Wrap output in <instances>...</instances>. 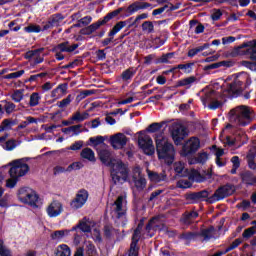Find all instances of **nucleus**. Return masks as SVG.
<instances>
[{"label": "nucleus", "instance_id": "f257e3e1", "mask_svg": "<svg viewBox=\"0 0 256 256\" xmlns=\"http://www.w3.org/2000/svg\"><path fill=\"white\" fill-rule=\"evenodd\" d=\"M231 79L232 82L227 84V87L222 93L211 90L202 96L201 101L203 105H208V108L211 109V111L221 109V107L227 103V99H236V97H240V95H243V91L253 83L249 74L245 72L232 74L227 77L226 81H231Z\"/></svg>", "mask_w": 256, "mask_h": 256}, {"label": "nucleus", "instance_id": "f03ea898", "mask_svg": "<svg viewBox=\"0 0 256 256\" xmlns=\"http://www.w3.org/2000/svg\"><path fill=\"white\" fill-rule=\"evenodd\" d=\"M163 125H165V122H154L150 124L146 130H141L138 132V146L146 155H154L155 146H153V139H151V136L145 133H157V131H161Z\"/></svg>", "mask_w": 256, "mask_h": 256}, {"label": "nucleus", "instance_id": "7ed1b4c3", "mask_svg": "<svg viewBox=\"0 0 256 256\" xmlns=\"http://www.w3.org/2000/svg\"><path fill=\"white\" fill-rule=\"evenodd\" d=\"M155 143L158 159L164 161L166 165H173L175 161V146L173 143L167 141L163 137V133L156 136Z\"/></svg>", "mask_w": 256, "mask_h": 256}, {"label": "nucleus", "instance_id": "20e7f679", "mask_svg": "<svg viewBox=\"0 0 256 256\" xmlns=\"http://www.w3.org/2000/svg\"><path fill=\"white\" fill-rule=\"evenodd\" d=\"M10 165L9 175L11 178L6 181V187L13 189L19 183V177H25L29 173V164L23 163L22 160H14Z\"/></svg>", "mask_w": 256, "mask_h": 256}, {"label": "nucleus", "instance_id": "39448f33", "mask_svg": "<svg viewBox=\"0 0 256 256\" xmlns=\"http://www.w3.org/2000/svg\"><path fill=\"white\" fill-rule=\"evenodd\" d=\"M111 177L114 185H117V183H127L129 179V165L121 160L118 161L114 164V168L111 171Z\"/></svg>", "mask_w": 256, "mask_h": 256}, {"label": "nucleus", "instance_id": "423d86ee", "mask_svg": "<svg viewBox=\"0 0 256 256\" xmlns=\"http://www.w3.org/2000/svg\"><path fill=\"white\" fill-rule=\"evenodd\" d=\"M253 121V112L248 106H238L235 112V123L239 127H247Z\"/></svg>", "mask_w": 256, "mask_h": 256}, {"label": "nucleus", "instance_id": "0eeeda50", "mask_svg": "<svg viewBox=\"0 0 256 256\" xmlns=\"http://www.w3.org/2000/svg\"><path fill=\"white\" fill-rule=\"evenodd\" d=\"M233 193H235V185L228 183L216 189L214 194H212L207 201L210 205H213V203H217V201H223L226 197H231Z\"/></svg>", "mask_w": 256, "mask_h": 256}, {"label": "nucleus", "instance_id": "6e6552de", "mask_svg": "<svg viewBox=\"0 0 256 256\" xmlns=\"http://www.w3.org/2000/svg\"><path fill=\"white\" fill-rule=\"evenodd\" d=\"M77 49H79V44L71 45L69 41H64L54 46L51 51L52 53H56V61H63V59H65V55H63V53H73V51H76Z\"/></svg>", "mask_w": 256, "mask_h": 256}, {"label": "nucleus", "instance_id": "1a4fd4ad", "mask_svg": "<svg viewBox=\"0 0 256 256\" xmlns=\"http://www.w3.org/2000/svg\"><path fill=\"white\" fill-rule=\"evenodd\" d=\"M149 7H152L151 3L148 2H141V1H135L134 3L130 4L127 8L120 7L116 9L117 14L123 13L125 11V17H131V15H135L137 11H141L144 9H149Z\"/></svg>", "mask_w": 256, "mask_h": 256}, {"label": "nucleus", "instance_id": "9d476101", "mask_svg": "<svg viewBox=\"0 0 256 256\" xmlns=\"http://www.w3.org/2000/svg\"><path fill=\"white\" fill-rule=\"evenodd\" d=\"M201 147V140L197 137H192L189 140H187L181 150V156L182 157H189L190 155H195L199 151V148Z\"/></svg>", "mask_w": 256, "mask_h": 256}, {"label": "nucleus", "instance_id": "9b49d317", "mask_svg": "<svg viewBox=\"0 0 256 256\" xmlns=\"http://www.w3.org/2000/svg\"><path fill=\"white\" fill-rule=\"evenodd\" d=\"M170 135L174 141V144L179 146L183 145V141H185V138L189 135V133L187 132V128L185 126L176 124L172 126Z\"/></svg>", "mask_w": 256, "mask_h": 256}, {"label": "nucleus", "instance_id": "f8f14e48", "mask_svg": "<svg viewBox=\"0 0 256 256\" xmlns=\"http://www.w3.org/2000/svg\"><path fill=\"white\" fill-rule=\"evenodd\" d=\"M89 199V192L85 189H80L76 194L75 199L70 202L71 209L77 211V209H81L87 200Z\"/></svg>", "mask_w": 256, "mask_h": 256}, {"label": "nucleus", "instance_id": "ddd939ff", "mask_svg": "<svg viewBox=\"0 0 256 256\" xmlns=\"http://www.w3.org/2000/svg\"><path fill=\"white\" fill-rule=\"evenodd\" d=\"M211 199V192L208 190H201L198 192H191L186 194V200L192 201V203H200V201H205L209 203L208 200Z\"/></svg>", "mask_w": 256, "mask_h": 256}, {"label": "nucleus", "instance_id": "4468645a", "mask_svg": "<svg viewBox=\"0 0 256 256\" xmlns=\"http://www.w3.org/2000/svg\"><path fill=\"white\" fill-rule=\"evenodd\" d=\"M98 159L101 161L102 165L106 167H115V158L108 149L99 150Z\"/></svg>", "mask_w": 256, "mask_h": 256}, {"label": "nucleus", "instance_id": "2eb2a0df", "mask_svg": "<svg viewBox=\"0 0 256 256\" xmlns=\"http://www.w3.org/2000/svg\"><path fill=\"white\" fill-rule=\"evenodd\" d=\"M129 138L123 133H116L110 137V145L113 149H123L127 145Z\"/></svg>", "mask_w": 256, "mask_h": 256}, {"label": "nucleus", "instance_id": "dca6fc26", "mask_svg": "<svg viewBox=\"0 0 256 256\" xmlns=\"http://www.w3.org/2000/svg\"><path fill=\"white\" fill-rule=\"evenodd\" d=\"M241 183L246 187H256V175L251 170H245L240 173Z\"/></svg>", "mask_w": 256, "mask_h": 256}, {"label": "nucleus", "instance_id": "f3484780", "mask_svg": "<svg viewBox=\"0 0 256 256\" xmlns=\"http://www.w3.org/2000/svg\"><path fill=\"white\" fill-rule=\"evenodd\" d=\"M48 216L59 217L63 213V204L59 201H53L47 208Z\"/></svg>", "mask_w": 256, "mask_h": 256}, {"label": "nucleus", "instance_id": "a211bd4d", "mask_svg": "<svg viewBox=\"0 0 256 256\" xmlns=\"http://www.w3.org/2000/svg\"><path fill=\"white\" fill-rule=\"evenodd\" d=\"M213 233H215V226L211 225L208 228L196 232L197 237H202V243H209L213 239Z\"/></svg>", "mask_w": 256, "mask_h": 256}, {"label": "nucleus", "instance_id": "6ab92c4d", "mask_svg": "<svg viewBox=\"0 0 256 256\" xmlns=\"http://www.w3.org/2000/svg\"><path fill=\"white\" fill-rule=\"evenodd\" d=\"M197 217H199V212L195 210L186 211L182 214L181 222L183 223V225H193Z\"/></svg>", "mask_w": 256, "mask_h": 256}, {"label": "nucleus", "instance_id": "aec40b11", "mask_svg": "<svg viewBox=\"0 0 256 256\" xmlns=\"http://www.w3.org/2000/svg\"><path fill=\"white\" fill-rule=\"evenodd\" d=\"M114 205V213L116 215V219H123V217L127 215V211L123 209V196H118L114 202Z\"/></svg>", "mask_w": 256, "mask_h": 256}, {"label": "nucleus", "instance_id": "412c9836", "mask_svg": "<svg viewBox=\"0 0 256 256\" xmlns=\"http://www.w3.org/2000/svg\"><path fill=\"white\" fill-rule=\"evenodd\" d=\"M135 173H138L139 178L132 176V181L138 191H143L147 187V180L141 176V170L139 168H136Z\"/></svg>", "mask_w": 256, "mask_h": 256}, {"label": "nucleus", "instance_id": "4be33fe9", "mask_svg": "<svg viewBox=\"0 0 256 256\" xmlns=\"http://www.w3.org/2000/svg\"><path fill=\"white\" fill-rule=\"evenodd\" d=\"M235 62L229 60H223L220 62H215L204 67V71H211V69H219L220 67H233Z\"/></svg>", "mask_w": 256, "mask_h": 256}, {"label": "nucleus", "instance_id": "5701e85b", "mask_svg": "<svg viewBox=\"0 0 256 256\" xmlns=\"http://www.w3.org/2000/svg\"><path fill=\"white\" fill-rule=\"evenodd\" d=\"M30 197H26V200L24 201L25 205H30V207H34V209H37L39 207L37 205L39 201V195L34 190L30 191Z\"/></svg>", "mask_w": 256, "mask_h": 256}, {"label": "nucleus", "instance_id": "b1692460", "mask_svg": "<svg viewBox=\"0 0 256 256\" xmlns=\"http://www.w3.org/2000/svg\"><path fill=\"white\" fill-rule=\"evenodd\" d=\"M178 239L185 241V245H191V241L197 239V232H183L178 236Z\"/></svg>", "mask_w": 256, "mask_h": 256}, {"label": "nucleus", "instance_id": "393cba45", "mask_svg": "<svg viewBox=\"0 0 256 256\" xmlns=\"http://www.w3.org/2000/svg\"><path fill=\"white\" fill-rule=\"evenodd\" d=\"M137 74V68L130 67L126 70H124L121 74L122 81H131L133 77Z\"/></svg>", "mask_w": 256, "mask_h": 256}, {"label": "nucleus", "instance_id": "a878e982", "mask_svg": "<svg viewBox=\"0 0 256 256\" xmlns=\"http://www.w3.org/2000/svg\"><path fill=\"white\" fill-rule=\"evenodd\" d=\"M31 191L33 190L29 187L20 188L17 193V197L19 201H21V203H25V201L27 200V197H31L30 195Z\"/></svg>", "mask_w": 256, "mask_h": 256}, {"label": "nucleus", "instance_id": "bb28decb", "mask_svg": "<svg viewBox=\"0 0 256 256\" xmlns=\"http://www.w3.org/2000/svg\"><path fill=\"white\" fill-rule=\"evenodd\" d=\"M197 82V77L189 76L187 78L181 79L177 82L176 87H191L193 83Z\"/></svg>", "mask_w": 256, "mask_h": 256}, {"label": "nucleus", "instance_id": "cd10ccee", "mask_svg": "<svg viewBox=\"0 0 256 256\" xmlns=\"http://www.w3.org/2000/svg\"><path fill=\"white\" fill-rule=\"evenodd\" d=\"M210 47H211L210 43H204L202 46L192 48L188 51L187 57H190L192 59V57H195V55H197L198 53H201V51H205V49H209Z\"/></svg>", "mask_w": 256, "mask_h": 256}, {"label": "nucleus", "instance_id": "c85d7f7f", "mask_svg": "<svg viewBox=\"0 0 256 256\" xmlns=\"http://www.w3.org/2000/svg\"><path fill=\"white\" fill-rule=\"evenodd\" d=\"M65 19V16L61 13L53 14L49 17L48 21H50V24H52V27H59L61 25V21Z\"/></svg>", "mask_w": 256, "mask_h": 256}, {"label": "nucleus", "instance_id": "c756f323", "mask_svg": "<svg viewBox=\"0 0 256 256\" xmlns=\"http://www.w3.org/2000/svg\"><path fill=\"white\" fill-rule=\"evenodd\" d=\"M80 156L82 157V159H87L88 161H92V162L96 161L95 152L91 148H84L81 151Z\"/></svg>", "mask_w": 256, "mask_h": 256}, {"label": "nucleus", "instance_id": "7c9ffc66", "mask_svg": "<svg viewBox=\"0 0 256 256\" xmlns=\"http://www.w3.org/2000/svg\"><path fill=\"white\" fill-rule=\"evenodd\" d=\"M1 103H4L2 109L5 111L6 115H11V113H14L15 109L17 108V105L11 101L2 100Z\"/></svg>", "mask_w": 256, "mask_h": 256}, {"label": "nucleus", "instance_id": "2f4dec72", "mask_svg": "<svg viewBox=\"0 0 256 256\" xmlns=\"http://www.w3.org/2000/svg\"><path fill=\"white\" fill-rule=\"evenodd\" d=\"M139 239H132L130 248L128 250V256H139Z\"/></svg>", "mask_w": 256, "mask_h": 256}, {"label": "nucleus", "instance_id": "473e14b6", "mask_svg": "<svg viewBox=\"0 0 256 256\" xmlns=\"http://www.w3.org/2000/svg\"><path fill=\"white\" fill-rule=\"evenodd\" d=\"M86 119H89V113L84 112L81 114V112H76L71 118V121H76V123H82V121H85Z\"/></svg>", "mask_w": 256, "mask_h": 256}, {"label": "nucleus", "instance_id": "72a5a7b5", "mask_svg": "<svg viewBox=\"0 0 256 256\" xmlns=\"http://www.w3.org/2000/svg\"><path fill=\"white\" fill-rule=\"evenodd\" d=\"M145 225V218L140 219L136 229L134 230L133 234H132V239H138L141 235V231H143V227Z\"/></svg>", "mask_w": 256, "mask_h": 256}, {"label": "nucleus", "instance_id": "f704fd0d", "mask_svg": "<svg viewBox=\"0 0 256 256\" xmlns=\"http://www.w3.org/2000/svg\"><path fill=\"white\" fill-rule=\"evenodd\" d=\"M25 92L24 89H18L15 90L12 95H11V99L13 100L14 103H21V101H23V93Z\"/></svg>", "mask_w": 256, "mask_h": 256}, {"label": "nucleus", "instance_id": "c9c22d12", "mask_svg": "<svg viewBox=\"0 0 256 256\" xmlns=\"http://www.w3.org/2000/svg\"><path fill=\"white\" fill-rule=\"evenodd\" d=\"M73 99H75V96L72 94H69L66 98L57 102V107H59L60 109H65V107H68V105H71V101H73Z\"/></svg>", "mask_w": 256, "mask_h": 256}, {"label": "nucleus", "instance_id": "e433bc0d", "mask_svg": "<svg viewBox=\"0 0 256 256\" xmlns=\"http://www.w3.org/2000/svg\"><path fill=\"white\" fill-rule=\"evenodd\" d=\"M125 27V24L122 23L121 21L117 22L113 28L109 31L108 33V37H115V35L117 33H119V31H121V29H123Z\"/></svg>", "mask_w": 256, "mask_h": 256}, {"label": "nucleus", "instance_id": "4c0bfd02", "mask_svg": "<svg viewBox=\"0 0 256 256\" xmlns=\"http://www.w3.org/2000/svg\"><path fill=\"white\" fill-rule=\"evenodd\" d=\"M45 51V48H38L35 50H29L24 54V59H33V57H37L40 53H43Z\"/></svg>", "mask_w": 256, "mask_h": 256}, {"label": "nucleus", "instance_id": "58836bf2", "mask_svg": "<svg viewBox=\"0 0 256 256\" xmlns=\"http://www.w3.org/2000/svg\"><path fill=\"white\" fill-rule=\"evenodd\" d=\"M67 235H69V230H56L51 234V239L60 241Z\"/></svg>", "mask_w": 256, "mask_h": 256}, {"label": "nucleus", "instance_id": "ea45409f", "mask_svg": "<svg viewBox=\"0 0 256 256\" xmlns=\"http://www.w3.org/2000/svg\"><path fill=\"white\" fill-rule=\"evenodd\" d=\"M61 250L56 251V256H71V248L67 244L60 245Z\"/></svg>", "mask_w": 256, "mask_h": 256}, {"label": "nucleus", "instance_id": "a19ab883", "mask_svg": "<svg viewBox=\"0 0 256 256\" xmlns=\"http://www.w3.org/2000/svg\"><path fill=\"white\" fill-rule=\"evenodd\" d=\"M39 101H41V96L37 92H33L30 95V101H29V106L30 107H37L39 105Z\"/></svg>", "mask_w": 256, "mask_h": 256}, {"label": "nucleus", "instance_id": "79ce46f5", "mask_svg": "<svg viewBox=\"0 0 256 256\" xmlns=\"http://www.w3.org/2000/svg\"><path fill=\"white\" fill-rule=\"evenodd\" d=\"M155 221H159L158 217H153L151 218L148 223L146 224V231L147 233H150L151 231L157 229V227H159V225L155 224Z\"/></svg>", "mask_w": 256, "mask_h": 256}, {"label": "nucleus", "instance_id": "37998d69", "mask_svg": "<svg viewBox=\"0 0 256 256\" xmlns=\"http://www.w3.org/2000/svg\"><path fill=\"white\" fill-rule=\"evenodd\" d=\"M193 65H195V63L190 62L187 64H179L176 66V69H181L182 71H184V73H192L193 72Z\"/></svg>", "mask_w": 256, "mask_h": 256}, {"label": "nucleus", "instance_id": "c03bdc74", "mask_svg": "<svg viewBox=\"0 0 256 256\" xmlns=\"http://www.w3.org/2000/svg\"><path fill=\"white\" fill-rule=\"evenodd\" d=\"M25 33H41V26L37 24H30L29 26L24 27Z\"/></svg>", "mask_w": 256, "mask_h": 256}, {"label": "nucleus", "instance_id": "a18cd8bd", "mask_svg": "<svg viewBox=\"0 0 256 256\" xmlns=\"http://www.w3.org/2000/svg\"><path fill=\"white\" fill-rule=\"evenodd\" d=\"M1 146L3 147V149H5V151H13V149L17 147V143L14 139H10L6 141L4 144H1Z\"/></svg>", "mask_w": 256, "mask_h": 256}, {"label": "nucleus", "instance_id": "49530a36", "mask_svg": "<svg viewBox=\"0 0 256 256\" xmlns=\"http://www.w3.org/2000/svg\"><path fill=\"white\" fill-rule=\"evenodd\" d=\"M142 31L153 33L155 31V25H153V22L151 21H145L142 23Z\"/></svg>", "mask_w": 256, "mask_h": 256}, {"label": "nucleus", "instance_id": "de8ad7c7", "mask_svg": "<svg viewBox=\"0 0 256 256\" xmlns=\"http://www.w3.org/2000/svg\"><path fill=\"white\" fill-rule=\"evenodd\" d=\"M103 25H106V24L102 18V19H99L97 22L90 24L88 27L90 28L91 33H95V31H97V29H99L100 27H103Z\"/></svg>", "mask_w": 256, "mask_h": 256}, {"label": "nucleus", "instance_id": "09e8293b", "mask_svg": "<svg viewBox=\"0 0 256 256\" xmlns=\"http://www.w3.org/2000/svg\"><path fill=\"white\" fill-rule=\"evenodd\" d=\"M148 177L150 181H154V183H161V181H163L161 175H159V173L157 172H152L148 170Z\"/></svg>", "mask_w": 256, "mask_h": 256}, {"label": "nucleus", "instance_id": "8fccbe9b", "mask_svg": "<svg viewBox=\"0 0 256 256\" xmlns=\"http://www.w3.org/2000/svg\"><path fill=\"white\" fill-rule=\"evenodd\" d=\"M241 243H243V239L242 238H237L235 239L231 244L230 246H228L225 251L227 253H229V251H233V249H237L238 246L241 245Z\"/></svg>", "mask_w": 256, "mask_h": 256}, {"label": "nucleus", "instance_id": "3c124183", "mask_svg": "<svg viewBox=\"0 0 256 256\" xmlns=\"http://www.w3.org/2000/svg\"><path fill=\"white\" fill-rule=\"evenodd\" d=\"M242 67H246V69H249L250 71H254L256 73V62H251L247 60H243L241 62Z\"/></svg>", "mask_w": 256, "mask_h": 256}, {"label": "nucleus", "instance_id": "603ef678", "mask_svg": "<svg viewBox=\"0 0 256 256\" xmlns=\"http://www.w3.org/2000/svg\"><path fill=\"white\" fill-rule=\"evenodd\" d=\"M255 233H256V230L252 226V227L244 230V232L242 233V237H243V239H251V237H253V235H255Z\"/></svg>", "mask_w": 256, "mask_h": 256}, {"label": "nucleus", "instance_id": "864d4df0", "mask_svg": "<svg viewBox=\"0 0 256 256\" xmlns=\"http://www.w3.org/2000/svg\"><path fill=\"white\" fill-rule=\"evenodd\" d=\"M22 75H25V70H20V71L5 75L4 79H19V77H22Z\"/></svg>", "mask_w": 256, "mask_h": 256}, {"label": "nucleus", "instance_id": "5fc2aeb1", "mask_svg": "<svg viewBox=\"0 0 256 256\" xmlns=\"http://www.w3.org/2000/svg\"><path fill=\"white\" fill-rule=\"evenodd\" d=\"M78 226H79L80 231H82V233H91V226L89 224H87V222L80 221L78 223Z\"/></svg>", "mask_w": 256, "mask_h": 256}, {"label": "nucleus", "instance_id": "6e6d98bb", "mask_svg": "<svg viewBox=\"0 0 256 256\" xmlns=\"http://www.w3.org/2000/svg\"><path fill=\"white\" fill-rule=\"evenodd\" d=\"M210 17L212 21H219V19L223 17V12L221 11V9L214 8L213 13L211 14Z\"/></svg>", "mask_w": 256, "mask_h": 256}, {"label": "nucleus", "instance_id": "4d7b16f0", "mask_svg": "<svg viewBox=\"0 0 256 256\" xmlns=\"http://www.w3.org/2000/svg\"><path fill=\"white\" fill-rule=\"evenodd\" d=\"M166 41H167V38L165 39H161V37L154 38L152 41L153 45H155L154 49H159V47H163Z\"/></svg>", "mask_w": 256, "mask_h": 256}, {"label": "nucleus", "instance_id": "13d9d810", "mask_svg": "<svg viewBox=\"0 0 256 256\" xmlns=\"http://www.w3.org/2000/svg\"><path fill=\"white\" fill-rule=\"evenodd\" d=\"M119 14L117 13V10H113L112 12H109L107 15H105L102 20H104V23L107 25L111 19H115Z\"/></svg>", "mask_w": 256, "mask_h": 256}, {"label": "nucleus", "instance_id": "bf43d9fd", "mask_svg": "<svg viewBox=\"0 0 256 256\" xmlns=\"http://www.w3.org/2000/svg\"><path fill=\"white\" fill-rule=\"evenodd\" d=\"M89 141L93 145L97 146L102 145V143H105V138H103V136L90 137Z\"/></svg>", "mask_w": 256, "mask_h": 256}, {"label": "nucleus", "instance_id": "052dcab7", "mask_svg": "<svg viewBox=\"0 0 256 256\" xmlns=\"http://www.w3.org/2000/svg\"><path fill=\"white\" fill-rule=\"evenodd\" d=\"M81 167H82L81 162H73L66 168V171L67 173H71V171H79Z\"/></svg>", "mask_w": 256, "mask_h": 256}, {"label": "nucleus", "instance_id": "680f3d73", "mask_svg": "<svg viewBox=\"0 0 256 256\" xmlns=\"http://www.w3.org/2000/svg\"><path fill=\"white\" fill-rule=\"evenodd\" d=\"M97 61H105L107 59V53H105V50L98 49L95 52Z\"/></svg>", "mask_w": 256, "mask_h": 256}, {"label": "nucleus", "instance_id": "e2e57ef3", "mask_svg": "<svg viewBox=\"0 0 256 256\" xmlns=\"http://www.w3.org/2000/svg\"><path fill=\"white\" fill-rule=\"evenodd\" d=\"M173 57H175V52L163 54L160 58V63H169V59H173Z\"/></svg>", "mask_w": 256, "mask_h": 256}, {"label": "nucleus", "instance_id": "0e129e2a", "mask_svg": "<svg viewBox=\"0 0 256 256\" xmlns=\"http://www.w3.org/2000/svg\"><path fill=\"white\" fill-rule=\"evenodd\" d=\"M82 148H83V141L79 140V141H76L75 143H73L68 149L70 151H79Z\"/></svg>", "mask_w": 256, "mask_h": 256}, {"label": "nucleus", "instance_id": "69168bd1", "mask_svg": "<svg viewBox=\"0 0 256 256\" xmlns=\"http://www.w3.org/2000/svg\"><path fill=\"white\" fill-rule=\"evenodd\" d=\"M104 237H106V239H111V237H113V226H104Z\"/></svg>", "mask_w": 256, "mask_h": 256}, {"label": "nucleus", "instance_id": "338daca9", "mask_svg": "<svg viewBox=\"0 0 256 256\" xmlns=\"http://www.w3.org/2000/svg\"><path fill=\"white\" fill-rule=\"evenodd\" d=\"M177 187L179 189H189V187H191V182L189 180H180L177 182Z\"/></svg>", "mask_w": 256, "mask_h": 256}, {"label": "nucleus", "instance_id": "774afa93", "mask_svg": "<svg viewBox=\"0 0 256 256\" xmlns=\"http://www.w3.org/2000/svg\"><path fill=\"white\" fill-rule=\"evenodd\" d=\"M1 125L4 127V130L7 131V129H11V127L15 125V121H12L11 119H4Z\"/></svg>", "mask_w": 256, "mask_h": 256}]
</instances>
